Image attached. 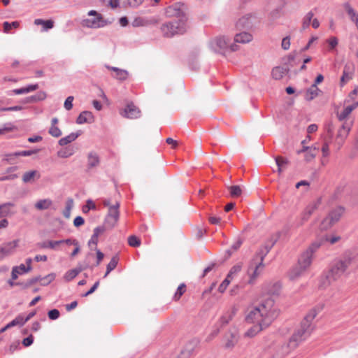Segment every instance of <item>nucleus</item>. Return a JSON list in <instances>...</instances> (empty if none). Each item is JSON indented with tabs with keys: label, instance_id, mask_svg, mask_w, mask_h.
<instances>
[{
	"label": "nucleus",
	"instance_id": "48",
	"mask_svg": "<svg viewBox=\"0 0 358 358\" xmlns=\"http://www.w3.org/2000/svg\"><path fill=\"white\" fill-rule=\"evenodd\" d=\"M49 134L55 138H58L62 135V131L57 126L51 125L49 129Z\"/></svg>",
	"mask_w": 358,
	"mask_h": 358
},
{
	"label": "nucleus",
	"instance_id": "10",
	"mask_svg": "<svg viewBox=\"0 0 358 358\" xmlns=\"http://www.w3.org/2000/svg\"><path fill=\"white\" fill-rule=\"evenodd\" d=\"M119 206L120 204L118 202H116L112 206H110L108 208V212L107 216L105 219V224L110 228L114 227L117 224L120 213H119Z\"/></svg>",
	"mask_w": 358,
	"mask_h": 358
},
{
	"label": "nucleus",
	"instance_id": "58",
	"mask_svg": "<svg viewBox=\"0 0 358 358\" xmlns=\"http://www.w3.org/2000/svg\"><path fill=\"white\" fill-rule=\"evenodd\" d=\"M3 32L9 33L13 29H17L19 24H3Z\"/></svg>",
	"mask_w": 358,
	"mask_h": 358
},
{
	"label": "nucleus",
	"instance_id": "28",
	"mask_svg": "<svg viewBox=\"0 0 358 358\" xmlns=\"http://www.w3.org/2000/svg\"><path fill=\"white\" fill-rule=\"evenodd\" d=\"M80 135V132L77 133H71L68 136L60 138L58 141V143L61 146L66 145L71 142L76 141V139Z\"/></svg>",
	"mask_w": 358,
	"mask_h": 358
},
{
	"label": "nucleus",
	"instance_id": "7",
	"mask_svg": "<svg viewBox=\"0 0 358 358\" xmlns=\"http://www.w3.org/2000/svg\"><path fill=\"white\" fill-rule=\"evenodd\" d=\"M159 27L163 35L166 37H172L175 35L182 34L187 30L186 24H160Z\"/></svg>",
	"mask_w": 358,
	"mask_h": 358
},
{
	"label": "nucleus",
	"instance_id": "6",
	"mask_svg": "<svg viewBox=\"0 0 358 358\" xmlns=\"http://www.w3.org/2000/svg\"><path fill=\"white\" fill-rule=\"evenodd\" d=\"M321 241H317L313 242L308 248L299 257L298 260V264L305 268L306 270L310 267L313 256L315 252H316L321 246Z\"/></svg>",
	"mask_w": 358,
	"mask_h": 358
},
{
	"label": "nucleus",
	"instance_id": "14",
	"mask_svg": "<svg viewBox=\"0 0 358 358\" xmlns=\"http://www.w3.org/2000/svg\"><path fill=\"white\" fill-rule=\"evenodd\" d=\"M18 240H14L1 246L0 248V260L3 259L6 256L13 253L15 248L18 246Z\"/></svg>",
	"mask_w": 358,
	"mask_h": 358
},
{
	"label": "nucleus",
	"instance_id": "40",
	"mask_svg": "<svg viewBox=\"0 0 358 358\" xmlns=\"http://www.w3.org/2000/svg\"><path fill=\"white\" fill-rule=\"evenodd\" d=\"M73 207V200L71 198H69L66 202V208L63 212V215L66 218H69L71 216V211Z\"/></svg>",
	"mask_w": 358,
	"mask_h": 358
},
{
	"label": "nucleus",
	"instance_id": "22",
	"mask_svg": "<svg viewBox=\"0 0 358 358\" xmlns=\"http://www.w3.org/2000/svg\"><path fill=\"white\" fill-rule=\"evenodd\" d=\"M317 205H318L317 202H314V203H310V205H308L305 208L304 211L301 214L302 222H301V224H303L306 221H307L309 219L310 215L313 214V213L317 208Z\"/></svg>",
	"mask_w": 358,
	"mask_h": 358
},
{
	"label": "nucleus",
	"instance_id": "11",
	"mask_svg": "<svg viewBox=\"0 0 358 358\" xmlns=\"http://www.w3.org/2000/svg\"><path fill=\"white\" fill-rule=\"evenodd\" d=\"M350 264V259L340 260L332 266L329 271L333 275V278L338 280L346 271Z\"/></svg>",
	"mask_w": 358,
	"mask_h": 358
},
{
	"label": "nucleus",
	"instance_id": "31",
	"mask_svg": "<svg viewBox=\"0 0 358 358\" xmlns=\"http://www.w3.org/2000/svg\"><path fill=\"white\" fill-rule=\"evenodd\" d=\"M38 88V84L29 85L28 86L24 87H22L20 89H15L13 90V92L15 94H27L29 92L36 90Z\"/></svg>",
	"mask_w": 358,
	"mask_h": 358
},
{
	"label": "nucleus",
	"instance_id": "29",
	"mask_svg": "<svg viewBox=\"0 0 358 358\" xmlns=\"http://www.w3.org/2000/svg\"><path fill=\"white\" fill-rule=\"evenodd\" d=\"M343 212V208L341 206H338L331 210L328 214V215L331 219V220H333L334 222L336 224L340 220Z\"/></svg>",
	"mask_w": 358,
	"mask_h": 358
},
{
	"label": "nucleus",
	"instance_id": "42",
	"mask_svg": "<svg viewBox=\"0 0 358 358\" xmlns=\"http://www.w3.org/2000/svg\"><path fill=\"white\" fill-rule=\"evenodd\" d=\"M87 15L89 16L94 15V16H96V18H94L93 20H90L88 19L84 20L83 21V22H106V21H103L102 18H101V15L94 10L89 11Z\"/></svg>",
	"mask_w": 358,
	"mask_h": 358
},
{
	"label": "nucleus",
	"instance_id": "43",
	"mask_svg": "<svg viewBox=\"0 0 358 358\" xmlns=\"http://www.w3.org/2000/svg\"><path fill=\"white\" fill-rule=\"evenodd\" d=\"M335 223L333 220L327 215L321 222L320 228L322 230H327L330 229Z\"/></svg>",
	"mask_w": 358,
	"mask_h": 358
},
{
	"label": "nucleus",
	"instance_id": "27",
	"mask_svg": "<svg viewBox=\"0 0 358 358\" xmlns=\"http://www.w3.org/2000/svg\"><path fill=\"white\" fill-rule=\"evenodd\" d=\"M287 72V69L282 66H275L273 69L271 75L275 80H280Z\"/></svg>",
	"mask_w": 358,
	"mask_h": 358
},
{
	"label": "nucleus",
	"instance_id": "45",
	"mask_svg": "<svg viewBox=\"0 0 358 358\" xmlns=\"http://www.w3.org/2000/svg\"><path fill=\"white\" fill-rule=\"evenodd\" d=\"M194 345L192 343L187 345L184 350H182L179 358H187L194 351Z\"/></svg>",
	"mask_w": 358,
	"mask_h": 358
},
{
	"label": "nucleus",
	"instance_id": "46",
	"mask_svg": "<svg viewBox=\"0 0 358 358\" xmlns=\"http://www.w3.org/2000/svg\"><path fill=\"white\" fill-rule=\"evenodd\" d=\"M230 194L233 197H237L241 195L242 189L239 185H232L229 187Z\"/></svg>",
	"mask_w": 358,
	"mask_h": 358
},
{
	"label": "nucleus",
	"instance_id": "32",
	"mask_svg": "<svg viewBox=\"0 0 358 358\" xmlns=\"http://www.w3.org/2000/svg\"><path fill=\"white\" fill-rule=\"evenodd\" d=\"M74 153L75 149L71 146H69L57 151V155L60 158H68Z\"/></svg>",
	"mask_w": 358,
	"mask_h": 358
},
{
	"label": "nucleus",
	"instance_id": "24",
	"mask_svg": "<svg viewBox=\"0 0 358 358\" xmlns=\"http://www.w3.org/2000/svg\"><path fill=\"white\" fill-rule=\"evenodd\" d=\"M40 173L36 170L25 172L22 176V181L24 183L33 182L35 180L39 179Z\"/></svg>",
	"mask_w": 358,
	"mask_h": 358
},
{
	"label": "nucleus",
	"instance_id": "35",
	"mask_svg": "<svg viewBox=\"0 0 358 358\" xmlns=\"http://www.w3.org/2000/svg\"><path fill=\"white\" fill-rule=\"evenodd\" d=\"M14 206V204L10 202L4 203L0 205V218L6 217L10 214V208Z\"/></svg>",
	"mask_w": 358,
	"mask_h": 358
},
{
	"label": "nucleus",
	"instance_id": "30",
	"mask_svg": "<svg viewBox=\"0 0 358 358\" xmlns=\"http://www.w3.org/2000/svg\"><path fill=\"white\" fill-rule=\"evenodd\" d=\"M108 68L109 69L113 71L115 73V75L114 76V77L120 80H124L128 77L129 73H128L127 71H126L124 69H120L117 67H113V66H111V67L108 66Z\"/></svg>",
	"mask_w": 358,
	"mask_h": 358
},
{
	"label": "nucleus",
	"instance_id": "57",
	"mask_svg": "<svg viewBox=\"0 0 358 358\" xmlns=\"http://www.w3.org/2000/svg\"><path fill=\"white\" fill-rule=\"evenodd\" d=\"M74 98L72 96H68L64 103V106L66 110H70L73 108V101Z\"/></svg>",
	"mask_w": 358,
	"mask_h": 358
},
{
	"label": "nucleus",
	"instance_id": "2",
	"mask_svg": "<svg viewBox=\"0 0 358 358\" xmlns=\"http://www.w3.org/2000/svg\"><path fill=\"white\" fill-rule=\"evenodd\" d=\"M322 308L315 307L311 309L302 321L300 328L292 335L287 345H284L278 350L277 356L279 357L289 352L290 349L295 348L302 341L308 338L313 331L314 327L313 321L321 310Z\"/></svg>",
	"mask_w": 358,
	"mask_h": 358
},
{
	"label": "nucleus",
	"instance_id": "55",
	"mask_svg": "<svg viewBox=\"0 0 358 358\" xmlns=\"http://www.w3.org/2000/svg\"><path fill=\"white\" fill-rule=\"evenodd\" d=\"M321 150H322L323 157H327L329 155L330 150H329V141L324 142Z\"/></svg>",
	"mask_w": 358,
	"mask_h": 358
},
{
	"label": "nucleus",
	"instance_id": "53",
	"mask_svg": "<svg viewBox=\"0 0 358 358\" xmlns=\"http://www.w3.org/2000/svg\"><path fill=\"white\" fill-rule=\"evenodd\" d=\"M39 150H23V151H19L16 152L15 155H18V157H27L31 156L34 154H36Z\"/></svg>",
	"mask_w": 358,
	"mask_h": 358
},
{
	"label": "nucleus",
	"instance_id": "37",
	"mask_svg": "<svg viewBox=\"0 0 358 358\" xmlns=\"http://www.w3.org/2000/svg\"><path fill=\"white\" fill-rule=\"evenodd\" d=\"M346 13L352 22H358V13L350 6H345Z\"/></svg>",
	"mask_w": 358,
	"mask_h": 358
},
{
	"label": "nucleus",
	"instance_id": "12",
	"mask_svg": "<svg viewBox=\"0 0 358 358\" xmlns=\"http://www.w3.org/2000/svg\"><path fill=\"white\" fill-rule=\"evenodd\" d=\"M349 103V99H346L344 102V107L341 111L337 112V117L339 121H345L350 114L358 107V101H353L351 103Z\"/></svg>",
	"mask_w": 358,
	"mask_h": 358
},
{
	"label": "nucleus",
	"instance_id": "36",
	"mask_svg": "<svg viewBox=\"0 0 358 358\" xmlns=\"http://www.w3.org/2000/svg\"><path fill=\"white\" fill-rule=\"evenodd\" d=\"M320 90L315 85L312 86L306 91V99L307 100H312L318 95Z\"/></svg>",
	"mask_w": 358,
	"mask_h": 358
},
{
	"label": "nucleus",
	"instance_id": "47",
	"mask_svg": "<svg viewBox=\"0 0 358 358\" xmlns=\"http://www.w3.org/2000/svg\"><path fill=\"white\" fill-rule=\"evenodd\" d=\"M55 274L52 273L42 278L41 285L46 286L55 279Z\"/></svg>",
	"mask_w": 358,
	"mask_h": 358
},
{
	"label": "nucleus",
	"instance_id": "20",
	"mask_svg": "<svg viewBox=\"0 0 358 358\" xmlns=\"http://www.w3.org/2000/svg\"><path fill=\"white\" fill-rule=\"evenodd\" d=\"M94 121V117L92 112L85 110L82 112L76 120V123L83 124L85 123H92Z\"/></svg>",
	"mask_w": 358,
	"mask_h": 358
},
{
	"label": "nucleus",
	"instance_id": "17",
	"mask_svg": "<svg viewBox=\"0 0 358 358\" xmlns=\"http://www.w3.org/2000/svg\"><path fill=\"white\" fill-rule=\"evenodd\" d=\"M100 164V158L99 155L94 151H90L87 156V169L91 171L97 168Z\"/></svg>",
	"mask_w": 358,
	"mask_h": 358
},
{
	"label": "nucleus",
	"instance_id": "5",
	"mask_svg": "<svg viewBox=\"0 0 358 358\" xmlns=\"http://www.w3.org/2000/svg\"><path fill=\"white\" fill-rule=\"evenodd\" d=\"M211 48L215 52L225 53L227 51L235 52L239 48V46L234 41H231L230 37L222 35L215 38L210 43Z\"/></svg>",
	"mask_w": 358,
	"mask_h": 358
},
{
	"label": "nucleus",
	"instance_id": "25",
	"mask_svg": "<svg viewBox=\"0 0 358 358\" xmlns=\"http://www.w3.org/2000/svg\"><path fill=\"white\" fill-rule=\"evenodd\" d=\"M64 241H47L38 243L36 247L40 249H55L60 244L63 243Z\"/></svg>",
	"mask_w": 358,
	"mask_h": 358
},
{
	"label": "nucleus",
	"instance_id": "38",
	"mask_svg": "<svg viewBox=\"0 0 358 358\" xmlns=\"http://www.w3.org/2000/svg\"><path fill=\"white\" fill-rule=\"evenodd\" d=\"M118 257L117 256H114L110 259V262L108 264L106 267V272L104 275V277H106L113 269H115L118 263Z\"/></svg>",
	"mask_w": 358,
	"mask_h": 358
},
{
	"label": "nucleus",
	"instance_id": "9",
	"mask_svg": "<svg viewBox=\"0 0 358 358\" xmlns=\"http://www.w3.org/2000/svg\"><path fill=\"white\" fill-rule=\"evenodd\" d=\"M352 122H344L341 127L338 129L335 139V143L336 145H338V149L341 148L345 139L348 136L352 128Z\"/></svg>",
	"mask_w": 358,
	"mask_h": 358
},
{
	"label": "nucleus",
	"instance_id": "54",
	"mask_svg": "<svg viewBox=\"0 0 358 358\" xmlns=\"http://www.w3.org/2000/svg\"><path fill=\"white\" fill-rule=\"evenodd\" d=\"M185 291V284L180 285L178 286L176 293H175L174 299L176 300H178L180 298V296L183 294Z\"/></svg>",
	"mask_w": 358,
	"mask_h": 358
},
{
	"label": "nucleus",
	"instance_id": "3",
	"mask_svg": "<svg viewBox=\"0 0 358 358\" xmlns=\"http://www.w3.org/2000/svg\"><path fill=\"white\" fill-rule=\"evenodd\" d=\"M322 308L315 307L311 309L302 321L300 328L292 335L287 345H284L278 350L277 356L279 357L289 352L290 349L295 348L302 341L308 338L313 331L314 327L313 321L321 310Z\"/></svg>",
	"mask_w": 358,
	"mask_h": 358
},
{
	"label": "nucleus",
	"instance_id": "52",
	"mask_svg": "<svg viewBox=\"0 0 358 358\" xmlns=\"http://www.w3.org/2000/svg\"><path fill=\"white\" fill-rule=\"evenodd\" d=\"M302 22H318V21L317 18H314V13L310 11L304 16Z\"/></svg>",
	"mask_w": 358,
	"mask_h": 358
},
{
	"label": "nucleus",
	"instance_id": "13",
	"mask_svg": "<svg viewBox=\"0 0 358 358\" xmlns=\"http://www.w3.org/2000/svg\"><path fill=\"white\" fill-rule=\"evenodd\" d=\"M120 115L126 118L136 119L140 117L141 111L133 103L127 104L125 108L120 110Z\"/></svg>",
	"mask_w": 358,
	"mask_h": 358
},
{
	"label": "nucleus",
	"instance_id": "63",
	"mask_svg": "<svg viewBox=\"0 0 358 358\" xmlns=\"http://www.w3.org/2000/svg\"><path fill=\"white\" fill-rule=\"evenodd\" d=\"M84 222L85 220L81 216H77L73 220V224L76 227H80Z\"/></svg>",
	"mask_w": 358,
	"mask_h": 358
},
{
	"label": "nucleus",
	"instance_id": "19",
	"mask_svg": "<svg viewBox=\"0 0 358 358\" xmlns=\"http://www.w3.org/2000/svg\"><path fill=\"white\" fill-rule=\"evenodd\" d=\"M306 269L296 264L289 271L288 276L290 280H295L303 275Z\"/></svg>",
	"mask_w": 358,
	"mask_h": 358
},
{
	"label": "nucleus",
	"instance_id": "26",
	"mask_svg": "<svg viewBox=\"0 0 358 358\" xmlns=\"http://www.w3.org/2000/svg\"><path fill=\"white\" fill-rule=\"evenodd\" d=\"M52 203L53 202L50 199H43L36 201L34 206L38 210H44L49 209Z\"/></svg>",
	"mask_w": 358,
	"mask_h": 358
},
{
	"label": "nucleus",
	"instance_id": "16",
	"mask_svg": "<svg viewBox=\"0 0 358 358\" xmlns=\"http://www.w3.org/2000/svg\"><path fill=\"white\" fill-rule=\"evenodd\" d=\"M264 13L261 10L252 11L245 13L240 20V22H252L262 21Z\"/></svg>",
	"mask_w": 358,
	"mask_h": 358
},
{
	"label": "nucleus",
	"instance_id": "64",
	"mask_svg": "<svg viewBox=\"0 0 358 358\" xmlns=\"http://www.w3.org/2000/svg\"><path fill=\"white\" fill-rule=\"evenodd\" d=\"M143 0H127L129 6L136 8L143 3Z\"/></svg>",
	"mask_w": 358,
	"mask_h": 358
},
{
	"label": "nucleus",
	"instance_id": "62",
	"mask_svg": "<svg viewBox=\"0 0 358 358\" xmlns=\"http://www.w3.org/2000/svg\"><path fill=\"white\" fill-rule=\"evenodd\" d=\"M34 342V337L32 335L29 336L22 341V344L25 347L30 346Z\"/></svg>",
	"mask_w": 358,
	"mask_h": 358
},
{
	"label": "nucleus",
	"instance_id": "51",
	"mask_svg": "<svg viewBox=\"0 0 358 358\" xmlns=\"http://www.w3.org/2000/svg\"><path fill=\"white\" fill-rule=\"evenodd\" d=\"M128 243L131 247H138L141 245V241L135 236H131L128 238Z\"/></svg>",
	"mask_w": 358,
	"mask_h": 358
},
{
	"label": "nucleus",
	"instance_id": "44",
	"mask_svg": "<svg viewBox=\"0 0 358 358\" xmlns=\"http://www.w3.org/2000/svg\"><path fill=\"white\" fill-rule=\"evenodd\" d=\"M80 271V270L78 269L69 270L64 274V279L66 282L71 281L78 275Z\"/></svg>",
	"mask_w": 358,
	"mask_h": 358
},
{
	"label": "nucleus",
	"instance_id": "34",
	"mask_svg": "<svg viewBox=\"0 0 358 358\" xmlns=\"http://www.w3.org/2000/svg\"><path fill=\"white\" fill-rule=\"evenodd\" d=\"M318 150L319 145L317 144H315L314 145L311 146V149L305 153V160L306 162L312 161L316 157Z\"/></svg>",
	"mask_w": 358,
	"mask_h": 358
},
{
	"label": "nucleus",
	"instance_id": "59",
	"mask_svg": "<svg viewBox=\"0 0 358 358\" xmlns=\"http://www.w3.org/2000/svg\"><path fill=\"white\" fill-rule=\"evenodd\" d=\"M48 317L50 320H57L59 317V312L57 309L51 310L48 312Z\"/></svg>",
	"mask_w": 358,
	"mask_h": 358
},
{
	"label": "nucleus",
	"instance_id": "4",
	"mask_svg": "<svg viewBox=\"0 0 358 358\" xmlns=\"http://www.w3.org/2000/svg\"><path fill=\"white\" fill-rule=\"evenodd\" d=\"M275 241L272 242L270 245H266L262 248L259 252L257 254L255 258L252 260L250 264V266L248 268V273L250 276V279L248 282L250 284H254L256 278L260 275L262 272L264 265L263 264V260L264 257L269 252L271 248L274 245Z\"/></svg>",
	"mask_w": 358,
	"mask_h": 358
},
{
	"label": "nucleus",
	"instance_id": "23",
	"mask_svg": "<svg viewBox=\"0 0 358 358\" xmlns=\"http://www.w3.org/2000/svg\"><path fill=\"white\" fill-rule=\"evenodd\" d=\"M31 269L32 268H26V266L22 264L20 266L13 267L11 272L12 280H16L19 275L28 273L31 271Z\"/></svg>",
	"mask_w": 358,
	"mask_h": 358
},
{
	"label": "nucleus",
	"instance_id": "50",
	"mask_svg": "<svg viewBox=\"0 0 358 358\" xmlns=\"http://www.w3.org/2000/svg\"><path fill=\"white\" fill-rule=\"evenodd\" d=\"M16 152L13 153H7L3 156V160L7 162L10 164H13L15 163V159L18 157V155H15Z\"/></svg>",
	"mask_w": 358,
	"mask_h": 358
},
{
	"label": "nucleus",
	"instance_id": "18",
	"mask_svg": "<svg viewBox=\"0 0 358 358\" xmlns=\"http://www.w3.org/2000/svg\"><path fill=\"white\" fill-rule=\"evenodd\" d=\"M253 39V36L248 31H241L235 34L234 42L238 43H248Z\"/></svg>",
	"mask_w": 358,
	"mask_h": 358
},
{
	"label": "nucleus",
	"instance_id": "60",
	"mask_svg": "<svg viewBox=\"0 0 358 358\" xmlns=\"http://www.w3.org/2000/svg\"><path fill=\"white\" fill-rule=\"evenodd\" d=\"M281 46L284 50H288L290 47V38L289 36L283 38Z\"/></svg>",
	"mask_w": 358,
	"mask_h": 358
},
{
	"label": "nucleus",
	"instance_id": "41",
	"mask_svg": "<svg viewBox=\"0 0 358 358\" xmlns=\"http://www.w3.org/2000/svg\"><path fill=\"white\" fill-rule=\"evenodd\" d=\"M241 268L242 265L241 264L234 265L233 267H231L227 275L228 278H230L232 280L234 278L236 277L237 274L240 273Z\"/></svg>",
	"mask_w": 358,
	"mask_h": 358
},
{
	"label": "nucleus",
	"instance_id": "49",
	"mask_svg": "<svg viewBox=\"0 0 358 358\" xmlns=\"http://www.w3.org/2000/svg\"><path fill=\"white\" fill-rule=\"evenodd\" d=\"M96 205L94 201L91 199H88L86 202V205L83 208V212L87 213L90 210H96Z\"/></svg>",
	"mask_w": 358,
	"mask_h": 358
},
{
	"label": "nucleus",
	"instance_id": "1",
	"mask_svg": "<svg viewBox=\"0 0 358 358\" xmlns=\"http://www.w3.org/2000/svg\"><path fill=\"white\" fill-rule=\"evenodd\" d=\"M279 315V309L272 298L262 301L252 308L245 316V321L268 328Z\"/></svg>",
	"mask_w": 358,
	"mask_h": 358
},
{
	"label": "nucleus",
	"instance_id": "21",
	"mask_svg": "<svg viewBox=\"0 0 358 358\" xmlns=\"http://www.w3.org/2000/svg\"><path fill=\"white\" fill-rule=\"evenodd\" d=\"M333 275L328 271L321 276L320 280V287L325 289L329 287L332 282L337 280L332 278Z\"/></svg>",
	"mask_w": 358,
	"mask_h": 358
},
{
	"label": "nucleus",
	"instance_id": "39",
	"mask_svg": "<svg viewBox=\"0 0 358 358\" xmlns=\"http://www.w3.org/2000/svg\"><path fill=\"white\" fill-rule=\"evenodd\" d=\"M24 321L23 320V315H19L14 320H13L7 324V327L11 328L15 326L22 327L24 324Z\"/></svg>",
	"mask_w": 358,
	"mask_h": 358
},
{
	"label": "nucleus",
	"instance_id": "8",
	"mask_svg": "<svg viewBox=\"0 0 358 358\" xmlns=\"http://www.w3.org/2000/svg\"><path fill=\"white\" fill-rule=\"evenodd\" d=\"M186 6L181 3H177L166 8L165 15L168 17H177L180 21L185 20Z\"/></svg>",
	"mask_w": 358,
	"mask_h": 358
},
{
	"label": "nucleus",
	"instance_id": "61",
	"mask_svg": "<svg viewBox=\"0 0 358 358\" xmlns=\"http://www.w3.org/2000/svg\"><path fill=\"white\" fill-rule=\"evenodd\" d=\"M34 96L36 102L43 101L46 98V94L45 92L41 91L36 93Z\"/></svg>",
	"mask_w": 358,
	"mask_h": 358
},
{
	"label": "nucleus",
	"instance_id": "15",
	"mask_svg": "<svg viewBox=\"0 0 358 358\" xmlns=\"http://www.w3.org/2000/svg\"><path fill=\"white\" fill-rule=\"evenodd\" d=\"M238 340V336L236 332L229 331L227 332L223 338V345L226 349H232Z\"/></svg>",
	"mask_w": 358,
	"mask_h": 358
},
{
	"label": "nucleus",
	"instance_id": "33",
	"mask_svg": "<svg viewBox=\"0 0 358 358\" xmlns=\"http://www.w3.org/2000/svg\"><path fill=\"white\" fill-rule=\"evenodd\" d=\"M264 329H265L264 327H260L257 324H254V325L245 333V336L252 338Z\"/></svg>",
	"mask_w": 358,
	"mask_h": 358
},
{
	"label": "nucleus",
	"instance_id": "56",
	"mask_svg": "<svg viewBox=\"0 0 358 358\" xmlns=\"http://www.w3.org/2000/svg\"><path fill=\"white\" fill-rule=\"evenodd\" d=\"M231 281V280L230 278H228V277L227 276V278L219 286L218 291L221 293H223L226 290L227 287H228Z\"/></svg>",
	"mask_w": 358,
	"mask_h": 358
}]
</instances>
